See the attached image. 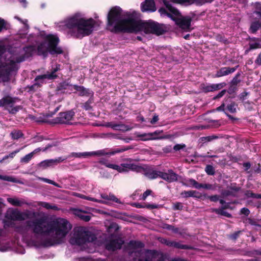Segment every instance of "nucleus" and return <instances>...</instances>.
<instances>
[{
	"label": "nucleus",
	"instance_id": "f257e3e1",
	"mask_svg": "<svg viewBox=\"0 0 261 261\" xmlns=\"http://www.w3.org/2000/svg\"><path fill=\"white\" fill-rule=\"evenodd\" d=\"M71 228L66 219L59 217L48 222L42 218L27 221L25 226H17L15 230L28 246L38 247L62 243Z\"/></svg>",
	"mask_w": 261,
	"mask_h": 261
},
{
	"label": "nucleus",
	"instance_id": "f03ea898",
	"mask_svg": "<svg viewBox=\"0 0 261 261\" xmlns=\"http://www.w3.org/2000/svg\"><path fill=\"white\" fill-rule=\"evenodd\" d=\"M109 30L113 32H126L145 34H162L164 30L159 23L149 20L147 22L138 20L135 12L124 11L118 6L112 8L108 15Z\"/></svg>",
	"mask_w": 261,
	"mask_h": 261
},
{
	"label": "nucleus",
	"instance_id": "7ed1b4c3",
	"mask_svg": "<svg viewBox=\"0 0 261 261\" xmlns=\"http://www.w3.org/2000/svg\"><path fill=\"white\" fill-rule=\"evenodd\" d=\"M35 46L6 50L0 45V83L8 82L18 69V63L32 55Z\"/></svg>",
	"mask_w": 261,
	"mask_h": 261
},
{
	"label": "nucleus",
	"instance_id": "20e7f679",
	"mask_svg": "<svg viewBox=\"0 0 261 261\" xmlns=\"http://www.w3.org/2000/svg\"><path fill=\"white\" fill-rule=\"evenodd\" d=\"M101 23L99 20L86 18L75 14L58 22L56 28L59 31H66L70 37L81 39L97 30Z\"/></svg>",
	"mask_w": 261,
	"mask_h": 261
},
{
	"label": "nucleus",
	"instance_id": "39448f33",
	"mask_svg": "<svg viewBox=\"0 0 261 261\" xmlns=\"http://www.w3.org/2000/svg\"><path fill=\"white\" fill-rule=\"evenodd\" d=\"M43 38L44 41L37 46L39 54L46 56L48 52L52 55L60 54L62 53V49L58 46L59 39L57 35L48 34Z\"/></svg>",
	"mask_w": 261,
	"mask_h": 261
},
{
	"label": "nucleus",
	"instance_id": "423d86ee",
	"mask_svg": "<svg viewBox=\"0 0 261 261\" xmlns=\"http://www.w3.org/2000/svg\"><path fill=\"white\" fill-rule=\"evenodd\" d=\"M162 16H167L175 22L176 25L182 30L185 32H190L192 30V18L190 16H182L176 9H172L170 12L167 11L165 8H160L159 10Z\"/></svg>",
	"mask_w": 261,
	"mask_h": 261
},
{
	"label": "nucleus",
	"instance_id": "0eeeda50",
	"mask_svg": "<svg viewBox=\"0 0 261 261\" xmlns=\"http://www.w3.org/2000/svg\"><path fill=\"white\" fill-rule=\"evenodd\" d=\"M94 236L83 227L74 228L71 236L69 242L72 245L82 246L87 244H92Z\"/></svg>",
	"mask_w": 261,
	"mask_h": 261
},
{
	"label": "nucleus",
	"instance_id": "6e6552de",
	"mask_svg": "<svg viewBox=\"0 0 261 261\" xmlns=\"http://www.w3.org/2000/svg\"><path fill=\"white\" fill-rule=\"evenodd\" d=\"M100 162L107 167L115 170L120 173L128 172L129 170L140 172L142 170L140 166L134 164L130 160H126L124 163L120 165L108 163L103 160L100 161Z\"/></svg>",
	"mask_w": 261,
	"mask_h": 261
},
{
	"label": "nucleus",
	"instance_id": "1a4fd4ad",
	"mask_svg": "<svg viewBox=\"0 0 261 261\" xmlns=\"http://www.w3.org/2000/svg\"><path fill=\"white\" fill-rule=\"evenodd\" d=\"M35 215V212H32L29 211H27L23 212H21L17 209L13 208H9L5 215V217L8 219L12 220H24L27 219L31 218Z\"/></svg>",
	"mask_w": 261,
	"mask_h": 261
},
{
	"label": "nucleus",
	"instance_id": "9d476101",
	"mask_svg": "<svg viewBox=\"0 0 261 261\" xmlns=\"http://www.w3.org/2000/svg\"><path fill=\"white\" fill-rule=\"evenodd\" d=\"M61 66L59 64H55L52 65L50 69L46 74L38 75L35 78L37 84H40L46 82L47 81L53 80L58 77L57 72L60 70Z\"/></svg>",
	"mask_w": 261,
	"mask_h": 261
},
{
	"label": "nucleus",
	"instance_id": "9b49d317",
	"mask_svg": "<svg viewBox=\"0 0 261 261\" xmlns=\"http://www.w3.org/2000/svg\"><path fill=\"white\" fill-rule=\"evenodd\" d=\"M128 149L127 148H116L114 149L113 151L110 152H107L105 149L100 150L96 151H92V152H85L83 153H74V156L76 158H81V157H86L88 156L91 155H97V156H101L104 155H114L116 153H120L123 152Z\"/></svg>",
	"mask_w": 261,
	"mask_h": 261
},
{
	"label": "nucleus",
	"instance_id": "f8f14e48",
	"mask_svg": "<svg viewBox=\"0 0 261 261\" xmlns=\"http://www.w3.org/2000/svg\"><path fill=\"white\" fill-rule=\"evenodd\" d=\"M17 98H13L9 96L4 97V108L8 110L10 113L15 114L22 108L21 106H14Z\"/></svg>",
	"mask_w": 261,
	"mask_h": 261
},
{
	"label": "nucleus",
	"instance_id": "ddd939ff",
	"mask_svg": "<svg viewBox=\"0 0 261 261\" xmlns=\"http://www.w3.org/2000/svg\"><path fill=\"white\" fill-rule=\"evenodd\" d=\"M100 197L101 199L94 198L93 201L109 205H111L113 202L117 203H121V201L112 193H109V194L101 193Z\"/></svg>",
	"mask_w": 261,
	"mask_h": 261
},
{
	"label": "nucleus",
	"instance_id": "4468645a",
	"mask_svg": "<svg viewBox=\"0 0 261 261\" xmlns=\"http://www.w3.org/2000/svg\"><path fill=\"white\" fill-rule=\"evenodd\" d=\"M74 115V113L72 111L60 113L57 117V121L60 123H69Z\"/></svg>",
	"mask_w": 261,
	"mask_h": 261
},
{
	"label": "nucleus",
	"instance_id": "2eb2a0df",
	"mask_svg": "<svg viewBox=\"0 0 261 261\" xmlns=\"http://www.w3.org/2000/svg\"><path fill=\"white\" fill-rule=\"evenodd\" d=\"M123 244V241L120 238L115 237L106 245V247L108 250L114 251L120 249Z\"/></svg>",
	"mask_w": 261,
	"mask_h": 261
},
{
	"label": "nucleus",
	"instance_id": "dca6fc26",
	"mask_svg": "<svg viewBox=\"0 0 261 261\" xmlns=\"http://www.w3.org/2000/svg\"><path fill=\"white\" fill-rule=\"evenodd\" d=\"M178 177L172 170H169L167 172H160V177L169 182L177 180Z\"/></svg>",
	"mask_w": 261,
	"mask_h": 261
},
{
	"label": "nucleus",
	"instance_id": "f3484780",
	"mask_svg": "<svg viewBox=\"0 0 261 261\" xmlns=\"http://www.w3.org/2000/svg\"><path fill=\"white\" fill-rule=\"evenodd\" d=\"M237 67L238 66L232 68L224 67L221 68L219 70L217 71L216 74L214 75V77H220L231 74L237 70Z\"/></svg>",
	"mask_w": 261,
	"mask_h": 261
},
{
	"label": "nucleus",
	"instance_id": "a211bd4d",
	"mask_svg": "<svg viewBox=\"0 0 261 261\" xmlns=\"http://www.w3.org/2000/svg\"><path fill=\"white\" fill-rule=\"evenodd\" d=\"M142 11L154 12L156 10V7L154 0H145L141 5Z\"/></svg>",
	"mask_w": 261,
	"mask_h": 261
},
{
	"label": "nucleus",
	"instance_id": "6ab92c4d",
	"mask_svg": "<svg viewBox=\"0 0 261 261\" xmlns=\"http://www.w3.org/2000/svg\"><path fill=\"white\" fill-rule=\"evenodd\" d=\"M63 160L64 159L61 157L56 159L46 160L40 162L39 166L46 168L53 165H57L58 163L63 161Z\"/></svg>",
	"mask_w": 261,
	"mask_h": 261
},
{
	"label": "nucleus",
	"instance_id": "aec40b11",
	"mask_svg": "<svg viewBox=\"0 0 261 261\" xmlns=\"http://www.w3.org/2000/svg\"><path fill=\"white\" fill-rule=\"evenodd\" d=\"M106 127H111L115 130H119L121 131H127L132 128L129 126L126 125L122 124H115L112 122L106 123L105 125Z\"/></svg>",
	"mask_w": 261,
	"mask_h": 261
},
{
	"label": "nucleus",
	"instance_id": "412c9836",
	"mask_svg": "<svg viewBox=\"0 0 261 261\" xmlns=\"http://www.w3.org/2000/svg\"><path fill=\"white\" fill-rule=\"evenodd\" d=\"M72 213L79 218H80L81 220L85 221L88 222L90 221L91 219V216L90 215L87 214L86 212L82 211L79 209H73L72 210Z\"/></svg>",
	"mask_w": 261,
	"mask_h": 261
},
{
	"label": "nucleus",
	"instance_id": "4be33fe9",
	"mask_svg": "<svg viewBox=\"0 0 261 261\" xmlns=\"http://www.w3.org/2000/svg\"><path fill=\"white\" fill-rule=\"evenodd\" d=\"M161 242L162 243L165 244L166 245L170 247H174L176 248L184 249L186 248V246L184 245H181L178 243L171 241L170 240H168L165 239H161Z\"/></svg>",
	"mask_w": 261,
	"mask_h": 261
},
{
	"label": "nucleus",
	"instance_id": "5701e85b",
	"mask_svg": "<svg viewBox=\"0 0 261 261\" xmlns=\"http://www.w3.org/2000/svg\"><path fill=\"white\" fill-rule=\"evenodd\" d=\"M7 201L14 206H20L25 203L23 200L17 198H8Z\"/></svg>",
	"mask_w": 261,
	"mask_h": 261
},
{
	"label": "nucleus",
	"instance_id": "b1692460",
	"mask_svg": "<svg viewBox=\"0 0 261 261\" xmlns=\"http://www.w3.org/2000/svg\"><path fill=\"white\" fill-rule=\"evenodd\" d=\"M225 84L224 83L216 84H212L206 86L205 87V90L208 92L217 90L223 88L225 86Z\"/></svg>",
	"mask_w": 261,
	"mask_h": 261
},
{
	"label": "nucleus",
	"instance_id": "393cba45",
	"mask_svg": "<svg viewBox=\"0 0 261 261\" xmlns=\"http://www.w3.org/2000/svg\"><path fill=\"white\" fill-rule=\"evenodd\" d=\"M40 150V148L36 149L32 152L25 155L20 160V162L23 163H28L32 159L34 154L39 151Z\"/></svg>",
	"mask_w": 261,
	"mask_h": 261
},
{
	"label": "nucleus",
	"instance_id": "a878e982",
	"mask_svg": "<svg viewBox=\"0 0 261 261\" xmlns=\"http://www.w3.org/2000/svg\"><path fill=\"white\" fill-rule=\"evenodd\" d=\"M75 89L81 95H90L93 94L92 91L89 89H86L83 86H75Z\"/></svg>",
	"mask_w": 261,
	"mask_h": 261
},
{
	"label": "nucleus",
	"instance_id": "bb28decb",
	"mask_svg": "<svg viewBox=\"0 0 261 261\" xmlns=\"http://www.w3.org/2000/svg\"><path fill=\"white\" fill-rule=\"evenodd\" d=\"M38 205L41 206L47 210H58L59 208L56 205H52L46 202H38Z\"/></svg>",
	"mask_w": 261,
	"mask_h": 261
},
{
	"label": "nucleus",
	"instance_id": "cd10ccee",
	"mask_svg": "<svg viewBox=\"0 0 261 261\" xmlns=\"http://www.w3.org/2000/svg\"><path fill=\"white\" fill-rule=\"evenodd\" d=\"M160 172L156 171L149 170L145 172V175L150 179H154L158 177H160Z\"/></svg>",
	"mask_w": 261,
	"mask_h": 261
},
{
	"label": "nucleus",
	"instance_id": "c85d7f7f",
	"mask_svg": "<svg viewBox=\"0 0 261 261\" xmlns=\"http://www.w3.org/2000/svg\"><path fill=\"white\" fill-rule=\"evenodd\" d=\"M151 135L148 133H144V134H138L136 135V136L139 138V140L143 141L152 140V138H151Z\"/></svg>",
	"mask_w": 261,
	"mask_h": 261
},
{
	"label": "nucleus",
	"instance_id": "c756f323",
	"mask_svg": "<svg viewBox=\"0 0 261 261\" xmlns=\"http://www.w3.org/2000/svg\"><path fill=\"white\" fill-rule=\"evenodd\" d=\"M261 27V23L258 21L253 22L250 26V31L252 33H255Z\"/></svg>",
	"mask_w": 261,
	"mask_h": 261
},
{
	"label": "nucleus",
	"instance_id": "7c9ffc66",
	"mask_svg": "<svg viewBox=\"0 0 261 261\" xmlns=\"http://www.w3.org/2000/svg\"><path fill=\"white\" fill-rule=\"evenodd\" d=\"M213 211L218 214H219V215H221L222 216H226L228 218L231 217V215L229 214L227 212H226L223 208H215V209H213Z\"/></svg>",
	"mask_w": 261,
	"mask_h": 261
},
{
	"label": "nucleus",
	"instance_id": "2f4dec72",
	"mask_svg": "<svg viewBox=\"0 0 261 261\" xmlns=\"http://www.w3.org/2000/svg\"><path fill=\"white\" fill-rule=\"evenodd\" d=\"M11 136L13 139L17 140L22 137L23 134L19 130H14L11 133Z\"/></svg>",
	"mask_w": 261,
	"mask_h": 261
},
{
	"label": "nucleus",
	"instance_id": "473e14b6",
	"mask_svg": "<svg viewBox=\"0 0 261 261\" xmlns=\"http://www.w3.org/2000/svg\"><path fill=\"white\" fill-rule=\"evenodd\" d=\"M185 185L189 187H193L196 189H198L199 183L193 179H189L187 180Z\"/></svg>",
	"mask_w": 261,
	"mask_h": 261
},
{
	"label": "nucleus",
	"instance_id": "72a5a7b5",
	"mask_svg": "<svg viewBox=\"0 0 261 261\" xmlns=\"http://www.w3.org/2000/svg\"><path fill=\"white\" fill-rule=\"evenodd\" d=\"M72 195L77 197H79L82 199H86V200H90V201H93V200H94V198H93V197H91L90 196H87L83 194L76 193V192H73L72 194Z\"/></svg>",
	"mask_w": 261,
	"mask_h": 261
},
{
	"label": "nucleus",
	"instance_id": "f704fd0d",
	"mask_svg": "<svg viewBox=\"0 0 261 261\" xmlns=\"http://www.w3.org/2000/svg\"><path fill=\"white\" fill-rule=\"evenodd\" d=\"M11 247L9 243L0 242V251L1 252L7 251L10 249Z\"/></svg>",
	"mask_w": 261,
	"mask_h": 261
},
{
	"label": "nucleus",
	"instance_id": "c9c22d12",
	"mask_svg": "<svg viewBox=\"0 0 261 261\" xmlns=\"http://www.w3.org/2000/svg\"><path fill=\"white\" fill-rule=\"evenodd\" d=\"M149 133L151 135V138H152V140H158L162 138L161 137H159L158 136L163 133V130H156L153 133Z\"/></svg>",
	"mask_w": 261,
	"mask_h": 261
},
{
	"label": "nucleus",
	"instance_id": "e433bc0d",
	"mask_svg": "<svg viewBox=\"0 0 261 261\" xmlns=\"http://www.w3.org/2000/svg\"><path fill=\"white\" fill-rule=\"evenodd\" d=\"M8 28V23L4 19L0 18V32L4 30H7Z\"/></svg>",
	"mask_w": 261,
	"mask_h": 261
},
{
	"label": "nucleus",
	"instance_id": "4c0bfd02",
	"mask_svg": "<svg viewBox=\"0 0 261 261\" xmlns=\"http://www.w3.org/2000/svg\"><path fill=\"white\" fill-rule=\"evenodd\" d=\"M237 106L234 103L232 102L227 106V109L231 113H235L236 112V108Z\"/></svg>",
	"mask_w": 261,
	"mask_h": 261
},
{
	"label": "nucleus",
	"instance_id": "58836bf2",
	"mask_svg": "<svg viewBox=\"0 0 261 261\" xmlns=\"http://www.w3.org/2000/svg\"><path fill=\"white\" fill-rule=\"evenodd\" d=\"M255 9V13L261 16V3L256 2L253 4Z\"/></svg>",
	"mask_w": 261,
	"mask_h": 261
},
{
	"label": "nucleus",
	"instance_id": "ea45409f",
	"mask_svg": "<svg viewBox=\"0 0 261 261\" xmlns=\"http://www.w3.org/2000/svg\"><path fill=\"white\" fill-rule=\"evenodd\" d=\"M19 151L20 149L16 150L10 153L9 155L5 156L2 160H0V163H2L4 160L8 159L9 158H13L16 154Z\"/></svg>",
	"mask_w": 261,
	"mask_h": 261
},
{
	"label": "nucleus",
	"instance_id": "a19ab883",
	"mask_svg": "<svg viewBox=\"0 0 261 261\" xmlns=\"http://www.w3.org/2000/svg\"><path fill=\"white\" fill-rule=\"evenodd\" d=\"M205 171L208 175H214L215 173V170L212 166L207 165L205 167Z\"/></svg>",
	"mask_w": 261,
	"mask_h": 261
},
{
	"label": "nucleus",
	"instance_id": "79ce46f5",
	"mask_svg": "<svg viewBox=\"0 0 261 261\" xmlns=\"http://www.w3.org/2000/svg\"><path fill=\"white\" fill-rule=\"evenodd\" d=\"M246 195L248 197L261 199V194H255L251 191H247L246 193Z\"/></svg>",
	"mask_w": 261,
	"mask_h": 261
},
{
	"label": "nucleus",
	"instance_id": "37998d69",
	"mask_svg": "<svg viewBox=\"0 0 261 261\" xmlns=\"http://www.w3.org/2000/svg\"><path fill=\"white\" fill-rule=\"evenodd\" d=\"M4 180L11 181L13 182H19L17 179L11 176H4Z\"/></svg>",
	"mask_w": 261,
	"mask_h": 261
},
{
	"label": "nucleus",
	"instance_id": "c03bdc74",
	"mask_svg": "<svg viewBox=\"0 0 261 261\" xmlns=\"http://www.w3.org/2000/svg\"><path fill=\"white\" fill-rule=\"evenodd\" d=\"M14 18L18 20L19 21H20L21 23L23 24L24 25V28L25 29L28 30L29 28V26L28 25V20L27 19H22L20 17L15 16L14 17Z\"/></svg>",
	"mask_w": 261,
	"mask_h": 261
},
{
	"label": "nucleus",
	"instance_id": "a18cd8bd",
	"mask_svg": "<svg viewBox=\"0 0 261 261\" xmlns=\"http://www.w3.org/2000/svg\"><path fill=\"white\" fill-rule=\"evenodd\" d=\"M39 180H41L43 181H44L46 183H48V184H51V185H53L55 186H57V187H59L58 185L55 182H54V181L50 180V179H47V178H43V177H38V178Z\"/></svg>",
	"mask_w": 261,
	"mask_h": 261
},
{
	"label": "nucleus",
	"instance_id": "49530a36",
	"mask_svg": "<svg viewBox=\"0 0 261 261\" xmlns=\"http://www.w3.org/2000/svg\"><path fill=\"white\" fill-rule=\"evenodd\" d=\"M76 261H103L101 259H93L91 258L81 257L77 258Z\"/></svg>",
	"mask_w": 261,
	"mask_h": 261
},
{
	"label": "nucleus",
	"instance_id": "de8ad7c7",
	"mask_svg": "<svg viewBox=\"0 0 261 261\" xmlns=\"http://www.w3.org/2000/svg\"><path fill=\"white\" fill-rule=\"evenodd\" d=\"M200 188H203V189H212V186L210 184H199L198 189H199Z\"/></svg>",
	"mask_w": 261,
	"mask_h": 261
},
{
	"label": "nucleus",
	"instance_id": "09e8293b",
	"mask_svg": "<svg viewBox=\"0 0 261 261\" xmlns=\"http://www.w3.org/2000/svg\"><path fill=\"white\" fill-rule=\"evenodd\" d=\"M151 193H152L151 190H146L142 195L141 199L145 200L148 196L151 195Z\"/></svg>",
	"mask_w": 261,
	"mask_h": 261
},
{
	"label": "nucleus",
	"instance_id": "8fccbe9b",
	"mask_svg": "<svg viewBox=\"0 0 261 261\" xmlns=\"http://www.w3.org/2000/svg\"><path fill=\"white\" fill-rule=\"evenodd\" d=\"M205 197H207L210 199L211 201L216 202L218 200L219 197L217 195H214L211 196H206L204 195Z\"/></svg>",
	"mask_w": 261,
	"mask_h": 261
},
{
	"label": "nucleus",
	"instance_id": "3c124183",
	"mask_svg": "<svg viewBox=\"0 0 261 261\" xmlns=\"http://www.w3.org/2000/svg\"><path fill=\"white\" fill-rule=\"evenodd\" d=\"M182 207V204L179 202L174 203L173 205V209L175 210H181Z\"/></svg>",
	"mask_w": 261,
	"mask_h": 261
},
{
	"label": "nucleus",
	"instance_id": "603ef678",
	"mask_svg": "<svg viewBox=\"0 0 261 261\" xmlns=\"http://www.w3.org/2000/svg\"><path fill=\"white\" fill-rule=\"evenodd\" d=\"M192 197L198 198H201L202 195L197 191H192Z\"/></svg>",
	"mask_w": 261,
	"mask_h": 261
},
{
	"label": "nucleus",
	"instance_id": "864d4df0",
	"mask_svg": "<svg viewBox=\"0 0 261 261\" xmlns=\"http://www.w3.org/2000/svg\"><path fill=\"white\" fill-rule=\"evenodd\" d=\"M260 47V44L258 43H251L250 44V48L251 49H255Z\"/></svg>",
	"mask_w": 261,
	"mask_h": 261
},
{
	"label": "nucleus",
	"instance_id": "5fc2aeb1",
	"mask_svg": "<svg viewBox=\"0 0 261 261\" xmlns=\"http://www.w3.org/2000/svg\"><path fill=\"white\" fill-rule=\"evenodd\" d=\"M159 116L156 115H154L152 119L150 121V123L152 124H155L159 120Z\"/></svg>",
	"mask_w": 261,
	"mask_h": 261
},
{
	"label": "nucleus",
	"instance_id": "6e6d98bb",
	"mask_svg": "<svg viewBox=\"0 0 261 261\" xmlns=\"http://www.w3.org/2000/svg\"><path fill=\"white\" fill-rule=\"evenodd\" d=\"M145 207L148 208L150 209H154V208H158L159 207V205L156 204H148L146 205Z\"/></svg>",
	"mask_w": 261,
	"mask_h": 261
},
{
	"label": "nucleus",
	"instance_id": "4d7b16f0",
	"mask_svg": "<svg viewBox=\"0 0 261 261\" xmlns=\"http://www.w3.org/2000/svg\"><path fill=\"white\" fill-rule=\"evenodd\" d=\"M241 212L242 214H244L245 216H248L250 213L249 210L247 208H242Z\"/></svg>",
	"mask_w": 261,
	"mask_h": 261
},
{
	"label": "nucleus",
	"instance_id": "13d9d810",
	"mask_svg": "<svg viewBox=\"0 0 261 261\" xmlns=\"http://www.w3.org/2000/svg\"><path fill=\"white\" fill-rule=\"evenodd\" d=\"M192 191H189L184 192V193H182V195L185 197H192Z\"/></svg>",
	"mask_w": 261,
	"mask_h": 261
},
{
	"label": "nucleus",
	"instance_id": "bf43d9fd",
	"mask_svg": "<svg viewBox=\"0 0 261 261\" xmlns=\"http://www.w3.org/2000/svg\"><path fill=\"white\" fill-rule=\"evenodd\" d=\"M255 63L259 65H261V53L258 56L255 61Z\"/></svg>",
	"mask_w": 261,
	"mask_h": 261
},
{
	"label": "nucleus",
	"instance_id": "052dcab7",
	"mask_svg": "<svg viewBox=\"0 0 261 261\" xmlns=\"http://www.w3.org/2000/svg\"><path fill=\"white\" fill-rule=\"evenodd\" d=\"M19 2L21 4L22 7L25 8L27 6V0H18Z\"/></svg>",
	"mask_w": 261,
	"mask_h": 261
},
{
	"label": "nucleus",
	"instance_id": "680f3d73",
	"mask_svg": "<svg viewBox=\"0 0 261 261\" xmlns=\"http://www.w3.org/2000/svg\"><path fill=\"white\" fill-rule=\"evenodd\" d=\"M214 138H216V137L208 136V137L203 138L202 139L204 140H206L207 141H211Z\"/></svg>",
	"mask_w": 261,
	"mask_h": 261
},
{
	"label": "nucleus",
	"instance_id": "e2e57ef3",
	"mask_svg": "<svg viewBox=\"0 0 261 261\" xmlns=\"http://www.w3.org/2000/svg\"><path fill=\"white\" fill-rule=\"evenodd\" d=\"M16 252L18 253H20V254H24L25 253V250L22 247H21L19 249H16Z\"/></svg>",
	"mask_w": 261,
	"mask_h": 261
},
{
	"label": "nucleus",
	"instance_id": "0e129e2a",
	"mask_svg": "<svg viewBox=\"0 0 261 261\" xmlns=\"http://www.w3.org/2000/svg\"><path fill=\"white\" fill-rule=\"evenodd\" d=\"M137 120L138 121H139V122H144V121H145L144 117L142 116H141V115H139V116H137Z\"/></svg>",
	"mask_w": 261,
	"mask_h": 261
},
{
	"label": "nucleus",
	"instance_id": "69168bd1",
	"mask_svg": "<svg viewBox=\"0 0 261 261\" xmlns=\"http://www.w3.org/2000/svg\"><path fill=\"white\" fill-rule=\"evenodd\" d=\"M226 90H224L221 91L216 96L217 98L221 97L225 93Z\"/></svg>",
	"mask_w": 261,
	"mask_h": 261
},
{
	"label": "nucleus",
	"instance_id": "338daca9",
	"mask_svg": "<svg viewBox=\"0 0 261 261\" xmlns=\"http://www.w3.org/2000/svg\"><path fill=\"white\" fill-rule=\"evenodd\" d=\"M224 104L223 103L222 105H221L220 107H218L217 109H216V110L217 111H224Z\"/></svg>",
	"mask_w": 261,
	"mask_h": 261
},
{
	"label": "nucleus",
	"instance_id": "774afa93",
	"mask_svg": "<svg viewBox=\"0 0 261 261\" xmlns=\"http://www.w3.org/2000/svg\"><path fill=\"white\" fill-rule=\"evenodd\" d=\"M84 109L86 110H88L91 108L90 106L89 105L88 102L85 103V104L84 106Z\"/></svg>",
	"mask_w": 261,
	"mask_h": 261
}]
</instances>
